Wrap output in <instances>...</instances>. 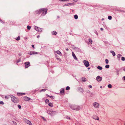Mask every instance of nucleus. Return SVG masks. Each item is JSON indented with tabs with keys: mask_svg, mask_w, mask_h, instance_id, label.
Here are the masks:
<instances>
[{
	"mask_svg": "<svg viewBox=\"0 0 125 125\" xmlns=\"http://www.w3.org/2000/svg\"><path fill=\"white\" fill-rule=\"evenodd\" d=\"M70 107L72 109L77 111L80 110L81 108L80 106L77 105H72Z\"/></svg>",
	"mask_w": 125,
	"mask_h": 125,
	"instance_id": "obj_1",
	"label": "nucleus"
},
{
	"mask_svg": "<svg viewBox=\"0 0 125 125\" xmlns=\"http://www.w3.org/2000/svg\"><path fill=\"white\" fill-rule=\"evenodd\" d=\"M11 98L12 101L14 103H17L19 102L18 99L13 96H11Z\"/></svg>",
	"mask_w": 125,
	"mask_h": 125,
	"instance_id": "obj_2",
	"label": "nucleus"
},
{
	"mask_svg": "<svg viewBox=\"0 0 125 125\" xmlns=\"http://www.w3.org/2000/svg\"><path fill=\"white\" fill-rule=\"evenodd\" d=\"M47 113L48 114L52 115H54L56 114V112L55 111H53L50 110H47Z\"/></svg>",
	"mask_w": 125,
	"mask_h": 125,
	"instance_id": "obj_3",
	"label": "nucleus"
},
{
	"mask_svg": "<svg viewBox=\"0 0 125 125\" xmlns=\"http://www.w3.org/2000/svg\"><path fill=\"white\" fill-rule=\"evenodd\" d=\"M42 12V15H44L45 14H46V13L47 11V9L41 8Z\"/></svg>",
	"mask_w": 125,
	"mask_h": 125,
	"instance_id": "obj_4",
	"label": "nucleus"
},
{
	"mask_svg": "<svg viewBox=\"0 0 125 125\" xmlns=\"http://www.w3.org/2000/svg\"><path fill=\"white\" fill-rule=\"evenodd\" d=\"M93 105L96 108H99L100 105L97 102H94L93 103Z\"/></svg>",
	"mask_w": 125,
	"mask_h": 125,
	"instance_id": "obj_5",
	"label": "nucleus"
},
{
	"mask_svg": "<svg viewBox=\"0 0 125 125\" xmlns=\"http://www.w3.org/2000/svg\"><path fill=\"white\" fill-rule=\"evenodd\" d=\"M83 62L85 66L88 67L89 66V64L87 61L84 60L83 61Z\"/></svg>",
	"mask_w": 125,
	"mask_h": 125,
	"instance_id": "obj_6",
	"label": "nucleus"
},
{
	"mask_svg": "<svg viewBox=\"0 0 125 125\" xmlns=\"http://www.w3.org/2000/svg\"><path fill=\"white\" fill-rule=\"evenodd\" d=\"M24 120L25 121V122L27 124H29V125H32V124L31 122L29 120L26 119H24Z\"/></svg>",
	"mask_w": 125,
	"mask_h": 125,
	"instance_id": "obj_7",
	"label": "nucleus"
},
{
	"mask_svg": "<svg viewBox=\"0 0 125 125\" xmlns=\"http://www.w3.org/2000/svg\"><path fill=\"white\" fill-rule=\"evenodd\" d=\"M25 67L26 68L28 67L30 65V63L29 62H27L25 63Z\"/></svg>",
	"mask_w": 125,
	"mask_h": 125,
	"instance_id": "obj_8",
	"label": "nucleus"
},
{
	"mask_svg": "<svg viewBox=\"0 0 125 125\" xmlns=\"http://www.w3.org/2000/svg\"><path fill=\"white\" fill-rule=\"evenodd\" d=\"M102 79V78L98 76L96 78V80L98 82L101 81Z\"/></svg>",
	"mask_w": 125,
	"mask_h": 125,
	"instance_id": "obj_9",
	"label": "nucleus"
},
{
	"mask_svg": "<svg viewBox=\"0 0 125 125\" xmlns=\"http://www.w3.org/2000/svg\"><path fill=\"white\" fill-rule=\"evenodd\" d=\"M29 54L30 55L32 54H38V52H29Z\"/></svg>",
	"mask_w": 125,
	"mask_h": 125,
	"instance_id": "obj_10",
	"label": "nucleus"
},
{
	"mask_svg": "<svg viewBox=\"0 0 125 125\" xmlns=\"http://www.w3.org/2000/svg\"><path fill=\"white\" fill-rule=\"evenodd\" d=\"M23 99L25 101H28L30 100L31 98L26 96H25L23 97Z\"/></svg>",
	"mask_w": 125,
	"mask_h": 125,
	"instance_id": "obj_11",
	"label": "nucleus"
},
{
	"mask_svg": "<svg viewBox=\"0 0 125 125\" xmlns=\"http://www.w3.org/2000/svg\"><path fill=\"white\" fill-rule=\"evenodd\" d=\"M93 118L96 120H99L98 117L95 115H94L93 116Z\"/></svg>",
	"mask_w": 125,
	"mask_h": 125,
	"instance_id": "obj_12",
	"label": "nucleus"
},
{
	"mask_svg": "<svg viewBox=\"0 0 125 125\" xmlns=\"http://www.w3.org/2000/svg\"><path fill=\"white\" fill-rule=\"evenodd\" d=\"M42 12L41 9L36 11V13L39 14H40Z\"/></svg>",
	"mask_w": 125,
	"mask_h": 125,
	"instance_id": "obj_13",
	"label": "nucleus"
},
{
	"mask_svg": "<svg viewBox=\"0 0 125 125\" xmlns=\"http://www.w3.org/2000/svg\"><path fill=\"white\" fill-rule=\"evenodd\" d=\"M78 91L81 93H83V90L82 88L80 87L78 88Z\"/></svg>",
	"mask_w": 125,
	"mask_h": 125,
	"instance_id": "obj_14",
	"label": "nucleus"
},
{
	"mask_svg": "<svg viewBox=\"0 0 125 125\" xmlns=\"http://www.w3.org/2000/svg\"><path fill=\"white\" fill-rule=\"evenodd\" d=\"M34 29L36 30L37 31H40V30H41L40 28H38L37 27H35Z\"/></svg>",
	"mask_w": 125,
	"mask_h": 125,
	"instance_id": "obj_15",
	"label": "nucleus"
},
{
	"mask_svg": "<svg viewBox=\"0 0 125 125\" xmlns=\"http://www.w3.org/2000/svg\"><path fill=\"white\" fill-rule=\"evenodd\" d=\"M81 79L83 82H85L86 81V79L85 78L83 77L81 78Z\"/></svg>",
	"mask_w": 125,
	"mask_h": 125,
	"instance_id": "obj_16",
	"label": "nucleus"
},
{
	"mask_svg": "<svg viewBox=\"0 0 125 125\" xmlns=\"http://www.w3.org/2000/svg\"><path fill=\"white\" fill-rule=\"evenodd\" d=\"M72 54L73 56V57L75 59L77 60V58L76 57L75 54L73 53V52H72Z\"/></svg>",
	"mask_w": 125,
	"mask_h": 125,
	"instance_id": "obj_17",
	"label": "nucleus"
},
{
	"mask_svg": "<svg viewBox=\"0 0 125 125\" xmlns=\"http://www.w3.org/2000/svg\"><path fill=\"white\" fill-rule=\"evenodd\" d=\"M60 92L61 93H64V88H62L60 90Z\"/></svg>",
	"mask_w": 125,
	"mask_h": 125,
	"instance_id": "obj_18",
	"label": "nucleus"
},
{
	"mask_svg": "<svg viewBox=\"0 0 125 125\" xmlns=\"http://www.w3.org/2000/svg\"><path fill=\"white\" fill-rule=\"evenodd\" d=\"M25 94V93H17V94L19 95H24Z\"/></svg>",
	"mask_w": 125,
	"mask_h": 125,
	"instance_id": "obj_19",
	"label": "nucleus"
},
{
	"mask_svg": "<svg viewBox=\"0 0 125 125\" xmlns=\"http://www.w3.org/2000/svg\"><path fill=\"white\" fill-rule=\"evenodd\" d=\"M110 52L112 53L113 56H115V54L114 51H110Z\"/></svg>",
	"mask_w": 125,
	"mask_h": 125,
	"instance_id": "obj_20",
	"label": "nucleus"
},
{
	"mask_svg": "<svg viewBox=\"0 0 125 125\" xmlns=\"http://www.w3.org/2000/svg\"><path fill=\"white\" fill-rule=\"evenodd\" d=\"M55 52H56V53H57V54H59V55H60V54H61V52H60V51L59 50H57V51H56Z\"/></svg>",
	"mask_w": 125,
	"mask_h": 125,
	"instance_id": "obj_21",
	"label": "nucleus"
},
{
	"mask_svg": "<svg viewBox=\"0 0 125 125\" xmlns=\"http://www.w3.org/2000/svg\"><path fill=\"white\" fill-rule=\"evenodd\" d=\"M57 34V32L55 31H54L52 32V34L53 35H55Z\"/></svg>",
	"mask_w": 125,
	"mask_h": 125,
	"instance_id": "obj_22",
	"label": "nucleus"
},
{
	"mask_svg": "<svg viewBox=\"0 0 125 125\" xmlns=\"http://www.w3.org/2000/svg\"><path fill=\"white\" fill-rule=\"evenodd\" d=\"M48 105L49 106L51 107H53V104L52 103H50Z\"/></svg>",
	"mask_w": 125,
	"mask_h": 125,
	"instance_id": "obj_23",
	"label": "nucleus"
},
{
	"mask_svg": "<svg viewBox=\"0 0 125 125\" xmlns=\"http://www.w3.org/2000/svg\"><path fill=\"white\" fill-rule=\"evenodd\" d=\"M121 56H122V55H121L120 54H118V55L117 57L118 60H119Z\"/></svg>",
	"mask_w": 125,
	"mask_h": 125,
	"instance_id": "obj_24",
	"label": "nucleus"
},
{
	"mask_svg": "<svg viewBox=\"0 0 125 125\" xmlns=\"http://www.w3.org/2000/svg\"><path fill=\"white\" fill-rule=\"evenodd\" d=\"M97 68L98 69L101 70L102 69V68L101 66H98L97 67Z\"/></svg>",
	"mask_w": 125,
	"mask_h": 125,
	"instance_id": "obj_25",
	"label": "nucleus"
},
{
	"mask_svg": "<svg viewBox=\"0 0 125 125\" xmlns=\"http://www.w3.org/2000/svg\"><path fill=\"white\" fill-rule=\"evenodd\" d=\"M74 18L75 19H77L78 18V16L76 15H74Z\"/></svg>",
	"mask_w": 125,
	"mask_h": 125,
	"instance_id": "obj_26",
	"label": "nucleus"
},
{
	"mask_svg": "<svg viewBox=\"0 0 125 125\" xmlns=\"http://www.w3.org/2000/svg\"><path fill=\"white\" fill-rule=\"evenodd\" d=\"M47 95V96H48L50 98H52V99L54 98V97L53 96H50L48 94Z\"/></svg>",
	"mask_w": 125,
	"mask_h": 125,
	"instance_id": "obj_27",
	"label": "nucleus"
},
{
	"mask_svg": "<svg viewBox=\"0 0 125 125\" xmlns=\"http://www.w3.org/2000/svg\"><path fill=\"white\" fill-rule=\"evenodd\" d=\"M108 18L109 20H111L112 18V16H109L108 17Z\"/></svg>",
	"mask_w": 125,
	"mask_h": 125,
	"instance_id": "obj_28",
	"label": "nucleus"
},
{
	"mask_svg": "<svg viewBox=\"0 0 125 125\" xmlns=\"http://www.w3.org/2000/svg\"><path fill=\"white\" fill-rule=\"evenodd\" d=\"M20 40V37L19 36L17 37L16 40L17 41H19V40Z\"/></svg>",
	"mask_w": 125,
	"mask_h": 125,
	"instance_id": "obj_29",
	"label": "nucleus"
},
{
	"mask_svg": "<svg viewBox=\"0 0 125 125\" xmlns=\"http://www.w3.org/2000/svg\"><path fill=\"white\" fill-rule=\"evenodd\" d=\"M105 67L107 68H108L109 67V65H106L105 66Z\"/></svg>",
	"mask_w": 125,
	"mask_h": 125,
	"instance_id": "obj_30",
	"label": "nucleus"
},
{
	"mask_svg": "<svg viewBox=\"0 0 125 125\" xmlns=\"http://www.w3.org/2000/svg\"><path fill=\"white\" fill-rule=\"evenodd\" d=\"M108 87L109 88H111L112 87V86L111 84H109L108 85Z\"/></svg>",
	"mask_w": 125,
	"mask_h": 125,
	"instance_id": "obj_31",
	"label": "nucleus"
},
{
	"mask_svg": "<svg viewBox=\"0 0 125 125\" xmlns=\"http://www.w3.org/2000/svg\"><path fill=\"white\" fill-rule=\"evenodd\" d=\"M105 62L106 64L108 63V62H109V61L108 59H105Z\"/></svg>",
	"mask_w": 125,
	"mask_h": 125,
	"instance_id": "obj_32",
	"label": "nucleus"
},
{
	"mask_svg": "<svg viewBox=\"0 0 125 125\" xmlns=\"http://www.w3.org/2000/svg\"><path fill=\"white\" fill-rule=\"evenodd\" d=\"M125 60V57H122L121 60L122 61H124Z\"/></svg>",
	"mask_w": 125,
	"mask_h": 125,
	"instance_id": "obj_33",
	"label": "nucleus"
},
{
	"mask_svg": "<svg viewBox=\"0 0 125 125\" xmlns=\"http://www.w3.org/2000/svg\"><path fill=\"white\" fill-rule=\"evenodd\" d=\"M70 89V88L69 87V86H67L66 89L67 90H69Z\"/></svg>",
	"mask_w": 125,
	"mask_h": 125,
	"instance_id": "obj_34",
	"label": "nucleus"
},
{
	"mask_svg": "<svg viewBox=\"0 0 125 125\" xmlns=\"http://www.w3.org/2000/svg\"><path fill=\"white\" fill-rule=\"evenodd\" d=\"M27 28L28 30H30L31 28V27H30L29 25H28L27 26Z\"/></svg>",
	"mask_w": 125,
	"mask_h": 125,
	"instance_id": "obj_35",
	"label": "nucleus"
},
{
	"mask_svg": "<svg viewBox=\"0 0 125 125\" xmlns=\"http://www.w3.org/2000/svg\"><path fill=\"white\" fill-rule=\"evenodd\" d=\"M89 42H90L91 43V44L92 43V41L91 39H89Z\"/></svg>",
	"mask_w": 125,
	"mask_h": 125,
	"instance_id": "obj_36",
	"label": "nucleus"
},
{
	"mask_svg": "<svg viewBox=\"0 0 125 125\" xmlns=\"http://www.w3.org/2000/svg\"><path fill=\"white\" fill-rule=\"evenodd\" d=\"M46 90V89H42L41 91V92H42V91H45Z\"/></svg>",
	"mask_w": 125,
	"mask_h": 125,
	"instance_id": "obj_37",
	"label": "nucleus"
},
{
	"mask_svg": "<svg viewBox=\"0 0 125 125\" xmlns=\"http://www.w3.org/2000/svg\"><path fill=\"white\" fill-rule=\"evenodd\" d=\"M49 102V100L48 99H47L45 100V103H48Z\"/></svg>",
	"mask_w": 125,
	"mask_h": 125,
	"instance_id": "obj_38",
	"label": "nucleus"
},
{
	"mask_svg": "<svg viewBox=\"0 0 125 125\" xmlns=\"http://www.w3.org/2000/svg\"><path fill=\"white\" fill-rule=\"evenodd\" d=\"M18 106L19 109H21V106L20 105H18Z\"/></svg>",
	"mask_w": 125,
	"mask_h": 125,
	"instance_id": "obj_39",
	"label": "nucleus"
},
{
	"mask_svg": "<svg viewBox=\"0 0 125 125\" xmlns=\"http://www.w3.org/2000/svg\"><path fill=\"white\" fill-rule=\"evenodd\" d=\"M4 103L2 101H1L0 102V104H3Z\"/></svg>",
	"mask_w": 125,
	"mask_h": 125,
	"instance_id": "obj_40",
	"label": "nucleus"
},
{
	"mask_svg": "<svg viewBox=\"0 0 125 125\" xmlns=\"http://www.w3.org/2000/svg\"><path fill=\"white\" fill-rule=\"evenodd\" d=\"M66 118L68 119H70V117L68 116H66Z\"/></svg>",
	"mask_w": 125,
	"mask_h": 125,
	"instance_id": "obj_41",
	"label": "nucleus"
},
{
	"mask_svg": "<svg viewBox=\"0 0 125 125\" xmlns=\"http://www.w3.org/2000/svg\"><path fill=\"white\" fill-rule=\"evenodd\" d=\"M20 61H21V60L20 59H19L17 61V63H18V62H20Z\"/></svg>",
	"mask_w": 125,
	"mask_h": 125,
	"instance_id": "obj_42",
	"label": "nucleus"
},
{
	"mask_svg": "<svg viewBox=\"0 0 125 125\" xmlns=\"http://www.w3.org/2000/svg\"><path fill=\"white\" fill-rule=\"evenodd\" d=\"M5 98L7 99H8V97L7 96H5Z\"/></svg>",
	"mask_w": 125,
	"mask_h": 125,
	"instance_id": "obj_43",
	"label": "nucleus"
},
{
	"mask_svg": "<svg viewBox=\"0 0 125 125\" xmlns=\"http://www.w3.org/2000/svg\"><path fill=\"white\" fill-rule=\"evenodd\" d=\"M119 11H121V12H125L124 11H123V10H119Z\"/></svg>",
	"mask_w": 125,
	"mask_h": 125,
	"instance_id": "obj_44",
	"label": "nucleus"
},
{
	"mask_svg": "<svg viewBox=\"0 0 125 125\" xmlns=\"http://www.w3.org/2000/svg\"><path fill=\"white\" fill-rule=\"evenodd\" d=\"M32 47L34 49V45H32Z\"/></svg>",
	"mask_w": 125,
	"mask_h": 125,
	"instance_id": "obj_45",
	"label": "nucleus"
},
{
	"mask_svg": "<svg viewBox=\"0 0 125 125\" xmlns=\"http://www.w3.org/2000/svg\"><path fill=\"white\" fill-rule=\"evenodd\" d=\"M100 30L101 31H102L103 30V29L102 28H100Z\"/></svg>",
	"mask_w": 125,
	"mask_h": 125,
	"instance_id": "obj_46",
	"label": "nucleus"
},
{
	"mask_svg": "<svg viewBox=\"0 0 125 125\" xmlns=\"http://www.w3.org/2000/svg\"><path fill=\"white\" fill-rule=\"evenodd\" d=\"M89 87L90 88H92V85H90L89 86Z\"/></svg>",
	"mask_w": 125,
	"mask_h": 125,
	"instance_id": "obj_47",
	"label": "nucleus"
},
{
	"mask_svg": "<svg viewBox=\"0 0 125 125\" xmlns=\"http://www.w3.org/2000/svg\"><path fill=\"white\" fill-rule=\"evenodd\" d=\"M40 36L39 35L37 36V38H39Z\"/></svg>",
	"mask_w": 125,
	"mask_h": 125,
	"instance_id": "obj_48",
	"label": "nucleus"
},
{
	"mask_svg": "<svg viewBox=\"0 0 125 125\" xmlns=\"http://www.w3.org/2000/svg\"><path fill=\"white\" fill-rule=\"evenodd\" d=\"M66 50L67 51H68L69 50V49L68 48H67V49H66Z\"/></svg>",
	"mask_w": 125,
	"mask_h": 125,
	"instance_id": "obj_49",
	"label": "nucleus"
},
{
	"mask_svg": "<svg viewBox=\"0 0 125 125\" xmlns=\"http://www.w3.org/2000/svg\"><path fill=\"white\" fill-rule=\"evenodd\" d=\"M123 78L124 80L125 81V76H124L123 77Z\"/></svg>",
	"mask_w": 125,
	"mask_h": 125,
	"instance_id": "obj_50",
	"label": "nucleus"
},
{
	"mask_svg": "<svg viewBox=\"0 0 125 125\" xmlns=\"http://www.w3.org/2000/svg\"><path fill=\"white\" fill-rule=\"evenodd\" d=\"M64 0V1H68L69 0Z\"/></svg>",
	"mask_w": 125,
	"mask_h": 125,
	"instance_id": "obj_51",
	"label": "nucleus"
},
{
	"mask_svg": "<svg viewBox=\"0 0 125 125\" xmlns=\"http://www.w3.org/2000/svg\"><path fill=\"white\" fill-rule=\"evenodd\" d=\"M60 1H64L63 0H59Z\"/></svg>",
	"mask_w": 125,
	"mask_h": 125,
	"instance_id": "obj_52",
	"label": "nucleus"
},
{
	"mask_svg": "<svg viewBox=\"0 0 125 125\" xmlns=\"http://www.w3.org/2000/svg\"><path fill=\"white\" fill-rule=\"evenodd\" d=\"M1 21H2L1 20H0V22H1Z\"/></svg>",
	"mask_w": 125,
	"mask_h": 125,
	"instance_id": "obj_53",
	"label": "nucleus"
},
{
	"mask_svg": "<svg viewBox=\"0 0 125 125\" xmlns=\"http://www.w3.org/2000/svg\"><path fill=\"white\" fill-rule=\"evenodd\" d=\"M123 70L124 71H125V69H123Z\"/></svg>",
	"mask_w": 125,
	"mask_h": 125,
	"instance_id": "obj_54",
	"label": "nucleus"
},
{
	"mask_svg": "<svg viewBox=\"0 0 125 125\" xmlns=\"http://www.w3.org/2000/svg\"><path fill=\"white\" fill-rule=\"evenodd\" d=\"M90 69V68H88V69Z\"/></svg>",
	"mask_w": 125,
	"mask_h": 125,
	"instance_id": "obj_55",
	"label": "nucleus"
},
{
	"mask_svg": "<svg viewBox=\"0 0 125 125\" xmlns=\"http://www.w3.org/2000/svg\"><path fill=\"white\" fill-rule=\"evenodd\" d=\"M90 92V91H88V92Z\"/></svg>",
	"mask_w": 125,
	"mask_h": 125,
	"instance_id": "obj_56",
	"label": "nucleus"
},
{
	"mask_svg": "<svg viewBox=\"0 0 125 125\" xmlns=\"http://www.w3.org/2000/svg\"><path fill=\"white\" fill-rule=\"evenodd\" d=\"M90 92V91H88V92Z\"/></svg>",
	"mask_w": 125,
	"mask_h": 125,
	"instance_id": "obj_57",
	"label": "nucleus"
},
{
	"mask_svg": "<svg viewBox=\"0 0 125 125\" xmlns=\"http://www.w3.org/2000/svg\"><path fill=\"white\" fill-rule=\"evenodd\" d=\"M42 118H43V119H44V117H42Z\"/></svg>",
	"mask_w": 125,
	"mask_h": 125,
	"instance_id": "obj_58",
	"label": "nucleus"
},
{
	"mask_svg": "<svg viewBox=\"0 0 125 125\" xmlns=\"http://www.w3.org/2000/svg\"><path fill=\"white\" fill-rule=\"evenodd\" d=\"M44 120H45L44 119Z\"/></svg>",
	"mask_w": 125,
	"mask_h": 125,
	"instance_id": "obj_59",
	"label": "nucleus"
},
{
	"mask_svg": "<svg viewBox=\"0 0 125 125\" xmlns=\"http://www.w3.org/2000/svg\"><path fill=\"white\" fill-rule=\"evenodd\" d=\"M124 125H125V123L124 124Z\"/></svg>",
	"mask_w": 125,
	"mask_h": 125,
	"instance_id": "obj_60",
	"label": "nucleus"
}]
</instances>
